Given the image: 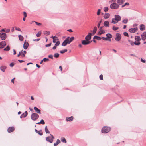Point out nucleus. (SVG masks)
<instances>
[{
  "instance_id": "obj_31",
  "label": "nucleus",
  "mask_w": 146,
  "mask_h": 146,
  "mask_svg": "<svg viewBox=\"0 0 146 146\" xmlns=\"http://www.w3.org/2000/svg\"><path fill=\"white\" fill-rule=\"evenodd\" d=\"M19 40L22 41L23 40V37L21 35H19L18 36Z\"/></svg>"
},
{
  "instance_id": "obj_30",
  "label": "nucleus",
  "mask_w": 146,
  "mask_h": 146,
  "mask_svg": "<svg viewBox=\"0 0 146 146\" xmlns=\"http://www.w3.org/2000/svg\"><path fill=\"white\" fill-rule=\"evenodd\" d=\"M106 36H107V37L108 38H112V35L110 33H108L106 35Z\"/></svg>"
},
{
  "instance_id": "obj_22",
  "label": "nucleus",
  "mask_w": 146,
  "mask_h": 146,
  "mask_svg": "<svg viewBox=\"0 0 146 146\" xmlns=\"http://www.w3.org/2000/svg\"><path fill=\"white\" fill-rule=\"evenodd\" d=\"M135 40L138 42H139L141 40L139 36H135Z\"/></svg>"
},
{
  "instance_id": "obj_9",
  "label": "nucleus",
  "mask_w": 146,
  "mask_h": 146,
  "mask_svg": "<svg viewBox=\"0 0 146 146\" xmlns=\"http://www.w3.org/2000/svg\"><path fill=\"white\" fill-rule=\"evenodd\" d=\"M15 128L14 127H10L8 128L7 131L8 133H10L13 132Z\"/></svg>"
},
{
  "instance_id": "obj_25",
  "label": "nucleus",
  "mask_w": 146,
  "mask_h": 146,
  "mask_svg": "<svg viewBox=\"0 0 146 146\" xmlns=\"http://www.w3.org/2000/svg\"><path fill=\"white\" fill-rule=\"evenodd\" d=\"M60 143V141L59 139H58L57 140L56 143H55L54 144V146H56L57 145Z\"/></svg>"
},
{
  "instance_id": "obj_57",
  "label": "nucleus",
  "mask_w": 146,
  "mask_h": 146,
  "mask_svg": "<svg viewBox=\"0 0 146 146\" xmlns=\"http://www.w3.org/2000/svg\"><path fill=\"white\" fill-rule=\"evenodd\" d=\"M51 43H50V44H46L45 45V46L46 47H49L50 46H51Z\"/></svg>"
},
{
  "instance_id": "obj_27",
  "label": "nucleus",
  "mask_w": 146,
  "mask_h": 146,
  "mask_svg": "<svg viewBox=\"0 0 146 146\" xmlns=\"http://www.w3.org/2000/svg\"><path fill=\"white\" fill-rule=\"evenodd\" d=\"M118 21L115 20V18H112V19L111 23L113 24H116L117 23Z\"/></svg>"
},
{
  "instance_id": "obj_24",
  "label": "nucleus",
  "mask_w": 146,
  "mask_h": 146,
  "mask_svg": "<svg viewBox=\"0 0 146 146\" xmlns=\"http://www.w3.org/2000/svg\"><path fill=\"white\" fill-rule=\"evenodd\" d=\"M102 39V38L98 36H94L93 37V39H96L98 40H100Z\"/></svg>"
},
{
  "instance_id": "obj_52",
  "label": "nucleus",
  "mask_w": 146,
  "mask_h": 146,
  "mask_svg": "<svg viewBox=\"0 0 146 146\" xmlns=\"http://www.w3.org/2000/svg\"><path fill=\"white\" fill-rule=\"evenodd\" d=\"M41 124H45V122L43 120L41 119L40 121Z\"/></svg>"
},
{
  "instance_id": "obj_62",
  "label": "nucleus",
  "mask_w": 146,
  "mask_h": 146,
  "mask_svg": "<svg viewBox=\"0 0 146 146\" xmlns=\"http://www.w3.org/2000/svg\"><path fill=\"white\" fill-rule=\"evenodd\" d=\"M21 53H22V51L19 52V54L17 55V57H19L20 55H21Z\"/></svg>"
},
{
  "instance_id": "obj_23",
  "label": "nucleus",
  "mask_w": 146,
  "mask_h": 146,
  "mask_svg": "<svg viewBox=\"0 0 146 146\" xmlns=\"http://www.w3.org/2000/svg\"><path fill=\"white\" fill-rule=\"evenodd\" d=\"M110 14L108 13H105L104 15V17L105 19H107L110 17Z\"/></svg>"
},
{
  "instance_id": "obj_46",
  "label": "nucleus",
  "mask_w": 146,
  "mask_h": 146,
  "mask_svg": "<svg viewBox=\"0 0 146 146\" xmlns=\"http://www.w3.org/2000/svg\"><path fill=\"white\" fill-rule=\"evenodd\" d=\"M104 11L106 12H107L108 10V7H104Z\"/></svg>"
},
{
  "instance_id": "obj_14",
  "label": "nucleus",
  "mask_w": 146,
  "mask_h": 146,
  "mask_svg": "<svg viewBox=\"0 0 146 146\" xmlns=\"http://www.w3.org/2000/svg\"><path fill=\"white\" fill-rule=\"evenodd\" d=\"M34 109L35 111L38 114H41V111L37 107H34Z\"/></svg>"
},
{
  "instance_id": "obj_32",
  "label": "nucleus",
  "mask_w": 146,
  "mask_h": 146,
  "mask_svg": "<svg viewBox=\"0 0 146 146\" xmlns=\"http://www.w3.org/2000/svg\"><path fill=\"white\" fill-rule=\"evenodd\" d=\"M10 50V47L9 46V45L7 46L5 48H4V50L6 51H9Z\"/></svg>"
},
{
  "instance_id": "obj_63",
  "label": "nucleus",
  "mask_w": 146,
  "mask_h": 146,
  "mask_svg": "<svg viewBox=\"0 0 146 146\" xmlns=\"http://www.w3.org/2000/svg\"><path fill=\"white\" fill-rule=\"evenodd\" d=\"M141 61L143 63H145L146 61L145 60H143L142 58L141 59Z\"/></svg>"
},
{
  "instance_id": "obj_56",
  "label": "nucleus",
  "mask_w": 146,
  "mask_h": 146,
  "mask_svg": "<svg viewBox=\"0 0 146 146\" xmlns=\"http://www.w3.org/2000/svg\"><path fill=\"white\" fill-rule=\"evenodd\" d=\"M100 79L101 80H103V76L101 74L99 76Z\"/></svg>"
},
{
  "instance_id": "obj_38",
  "label": "nucleus",
  "mask_w": 146,
  "mask_h": 146,
  "mask_svg": "<svg viewBox=\"0 0 146 146\" xmlns=\"http://www.w3.org/2000/svg\"><path fill=\"white\" fill-rule=\"evenodd\" d=\"M37 133L41 136L42 135H43V133L41 130H40L39 131H38V132H37Z\"/></svg>"
},
{
  "instance_id": "obj_44",
  "label": "nucleus",
  "mask_w": 146,
  "mask_h": 146,
  "mask_svg": "<svg viewBox=\"0 0 146 146\" xmlns=\"http://www.w3.org/2000/svg\"><path fill=\"white\" fill-rule=\"evenodd\" d=\"M128 41L130 43V44L131 45L133 46L134 45V42L133 41H131V40H128Z\"/></svg>"
},
{
  "instance_id": "obj_15",
  "label": "nucleus",
  "mask_w": 146,
  "mask_h": 146,
  "mask_svg": "<svg viewBox=\"0 0 146 146\" xmlns=\"http://www.w3.org/2000/svg\"><path fill=\"white\" fill-rule=\"evenodd\" d=\"M29 46V44L27 42H25L23 44V48L25 49H27Z\"/></svg>"
},
{
  "instance_id": "obj_47",
  "label": "nucleus",
  "mask_w": 146,
  "mask_h": 146,
  "mask_svg": "<svg viewBox=\"0 0 146 146\" xmlns=\"http://www.w3.org/2000/svg\"><path fill=\"white\" fill-rule=\"evenodd\" d=\"M41 33L40 32H38L36 34V36L37 37H39L41 36Z\"/></svg>"
},
{
  "instance_id": "obj_10",
  "label": "nucleus",
  "mask_w": 146,
  "mask_h": 146,
  "mask_svg": "<svg viewBox=\"0 0 146 146\" xmlns=\"http://www.w3.org/2000/svg\"><path fill=\"white\" fill-rule=\"evenodd\" d=\"M141 39L143 40H145L146 39V32H143L141 35Z\"/></svg>"
},
{
  "instance_id": "obj_1",
  "label": "nucleus",
  "mask_w": 146,
  "mask_h": 146,
  "mask_svg": "<svg viewBox=\"0 0 146 146\" xmlns=\"http://www.w3.org/2000/svg\"><path fill=\"white\" fill-rule=\"evenodd\" d=\"M74 37H68L63 41L62 44V46H66L67 44H70L74 40Z\"/></svg>"
},
{
  "instance_id": "obj_2",
  "label": "nucleus",
  "mask_w": 146,
  "mask_h": 146,
  "mask_svg": "<svg viewBox=\"0 0 146 146\" xmlns=\"http://www.w3.org/2000/svg\"><path fill=\"white\" fill-rule=\"evenodd\" d=\"M111 130V128L109 127L104 126L102 129V132L103 133H107Z\"/></svg>"
},
{
  "instance_id": "obj_41",
  "label": "nucleus",
  "mask_w": 146,
  "mask_h": 146,
  "mask_svg": "<svg viewBox=\"0 0 146 146\" xmlns=\"http://www.w3.org/2000/svg\"><path fill=\"white\" fill-rule=\"evenodd\" d=\"M102 19H101L100 21L98 23V24L97 25V27L98 28H99L100 26V24L102 22Z\"/></svg>"
},
{
  "instance_id": "obj_18",
  "label": "nucleus",
  "mask_w": 146,
  "mask_h": 146,
  "mask_svg": "<svg viewBox=\"0 0 146 146\" xmlns=\"http://www.w3.org/2000/svg\"><path fill=\"white\" fill-rule=\"evenodd\" d=\"M60 44L59 41H57L56 44H55L54 46L52 48V49L54 50L56 48V47L58 46Z\"/></svg>"
},
{
  "instance_id": "obj_55",
  "label": "nucleus",
  "mask_w": 146,
  "mask_h": 146,
  "mask_svg": "<svg viewBox=\"0 0 146 146\" xmlns=\"http://www.w3.org/2000/svg\"><path fill=\"white\" fill-rule=\"evenodd\" d=\"M48 57L49 58H51L52 59H53V56L52 55V54H51V55H49L48 56Z\"/></svg>"
},
{
  "instance_id": "obj_45",
  "label": "nucleus",
  "mask_w": 146,
  "mask_h": 146,
  "mask_svg": "<svg viewBox=\"0 0 146 146\" xmlns=\"http://www.w3.org/2000/svg\"><path fill=\"white\" fill-rule=\"evenodd\" d=\"M140 42H137L136 41L134 42V44L136 45H139L140 44Z\"/></svg>"
},
{
  "instance_id": "obj_34",
  "label": "nucleus",
  "mask_w": 146,
  "mask_h": 146,
  "mask_svg": "<svg viewBox=\"0 0 146 146\" xmlns=\"http://www.w3.org/2000/svg\"><path fill=\"white\" fill-rule=\"evenodd\" d=\"M67 51V49H64L60 51V52L61 54H63Z\"/></svg>"
},
{
  "instance_id": "obj_33",
  "label": "nucleus",
  "mask_w": 146,
  "mask_h": 146,
  "mask_svg": "<svg viewBox=\"0 0 146 146\" xmlns=\"http://www.w3.org/2000/svg\"><path fill=\"white\" fill-rule=\"evenodd\" d=\"M45 132L46 133H49L50 132L49 131L48 129H47V126H46L45 127Z\"/></svg>"
},
{
  "instance_id": "obj_51",
  "label": "nucleus",
  "mask_w": 146,
  "mask_h": 146,
  "mask_svg": "<svg viewBox=\"0 0 146 146\" xmlns=\"http://www.w3.org/2000/svg\"><path fill=\"white\" fill-rule=\"evenodd\" d=\"M15 29L16 30L18 31H21L20 29L19 28H17L16 27H15Z\"/></svg>"
},
{
  "instance_id": "obj_61",
  "label": "nucleus",
  "mask_w": 146,
  "mask_h": 146,
  "mask_svg": "<svg viewBox=\"0 0 146 146\" xmlns=\"http://www.w3.org/2000/svg\"><path fill=\"white\" fill-rule=\"evenodd\" d=\"M124 5L125 6L126 5L129 6V3L126 2L124 4Z\"/></svg>"
},
{
  "instance_id": "obj_29",
  "label": "nucleus",
  "mask_w": 146,
  "mask_h": 146,
  "mask_svg": "<svg viewBox=\"0 0 146 146\" xmlns=\"http://www.w3.org/2000/svg\"><path fill=\"white\" fill-rule=\"evenodd\" d=\"M43 33L46 36H47L49 35L50 34V32L49 31H46L44 32Z\"/></svg>"
},
{
  "instance_id": "obj_43",
  "label": "nucleus",
  "mask_w": 146,
  "mask_h": 146,
  "mask_svg": "<svg viewBox=\"0 0 146 146\" xmlns=\"http://www.w3.org/2000/svg\"><path fill=\"white\" fill-rule=\"evenodd\" d=\"M43 60L44 62H46V61H49V59L48 58H44L43 59Z\"/></svg>"
},
{
  "instance_id": "obj_17",
  "label": "nucleus",
  "mask_w": 146,
  "mask_h": 146,
  "mask_svg": "<svg viewBox=\"0 0 146 146\" xmlns=\"http://www.w3.org/2000/svg\"><path fill=\"white\" fill-rule=\"evenodd\" d=\"M7 67L5 66H2L0 67V70L3 72H4L6 69Z\"/></svg>"
},
{
  "instance_id": "obj_36",
  "label": "nucleus",
  "mask_w": 146,
  "mask_h": 146,
  "mask_svg": "<svg viewBox=\"0 0 146 146\" xmlns=\"http://www.w3.org/2000/svg\"><path fill=\"white\" fill-rule=\"evenodd\" d=\"M91 39V37L90 36H88L87 35L85 37V39L87 40H89Z\"/></svg>"
},
{
  "instance_id": "obj_26",
  "label": "nucleus",
  "mask_w": 146,
  "mask_h": 146,
  "mask_svg": "<svg viewBox=\"0 0 146 146\" xmlns=\"http://www.w3.org/2000/svg\"><path fill=\"white\" fill-rule=\"evenodd\" d=\"M87 40H82V44L84 45H87Z\"/></svg>"
},
{
  "instance_id": "obj_58",
  "label": "nucleus",
  "mask_w": 146,
  "mask_h": 146,
  "mask_svg": "<svg viewBox=\"0 0 146 146\" xmlns=\"http://www.w3.org/2000/svg\"><path fill=\"white\" fill-rule=\"evenodd\" d=\"M23 13L24 17H26L27 16V14L25 12H23Z\"/></svg>"
},
{
  "instance_id": "obj_42",
  "label": "nucleus",
  "mask_w": 146,
  "mask_h": 146,
  "mask_svg": "<svg viewBox=\"0 0 146 146\" xmlns=\"http://www.w3.org/2000/svg\"><path fill=\"white\" fill-rule=\"evenodd\" d=\"M119 29V27H115L113 26V27L112 29L114 31H116Z\"/></svg>"
},
{
  "instance_id": "obj_49",
  "label": "nucleus",
  "mask_w": 146,
  "mask_h": 146,
  "mask_svg": "<svg viewBox=\"0 0 146 146\" xmlns=\"http://www.w3.org/2000/svg\"><path fill=\"white\" fill-rule=\"evenodd\" d=\"M100 11H101V9H99L98 10V11L97 12V15H100Z\"/></svg>"
},
{
  "instance_id": "obj_37",
  "label": "nucleus",
  "mask_w": 146,
  "mask_h": 146,
  "mask_svg": "<svg viewBox=\"0 0 146 146\" xmlns=\"http://www.w3.org/2000/svg\"><path fill=\"white\" fill-rule=\"evenodd\" d=\"M59 54L58 53H55V54L54 55V57H55L56 58H58L59 56Z\"/></svg>"
},
{
  "instance_id": "obj_48",
  "label": "nucleus",
  "mask_w": 146,
  "mask_h": 146,
  "mask_svg": "<svg viewBox=\"0 0 146 146\" xmlns=\"http://www.w3.org/2000/svg\"><path fill=\"white\" fill-rule=\"evenodd\" d=\"M123 34L125 36H128V33L127 32H124L123 33Z\"/></svg>"
},
{
  "instance_id": "obj_40",
  "label": "nucleus",
  "mask_w": 146,
  "mask_h": 146,
  "mask_svg": "<svg viewBox=\"0 0 146 146\" xmlns=\"http://www.w3.org/2000/svg\"><path fill=\"white\" fill-rule=\"evenodd\" d=\"M61 141L62 142L66 143V141L64 137L62 138L61 139Z\"/></svg>"
},
{
  "instance_id": "obj_20",
  "label": "nucleus",
  "mask_w": 146,
  "mask_h": 146,
  "mask_svg": "<svg viewBox=\"0 0 146 146\" xmlns=\"http://www.w3.org/2000/svg\"><path fill=\"white\" fill-rule=\"evenodd\" d=\"M117 3L119 5H121L123 3L125 0H117Z\"/></svg>"
},
{
  "instance_id": "obj_54",
  "label": "nucleus",
  "mask_w": 146,
  "mask_h": 146,
  "mask_svg": "<svg viewBox=\"0 0 146 146\" xmlns=\"http://www.w3.org/2000/svg\"><path fill=\"white\" fill-rule=\"evenodd\" d=\"M102 38L104 40H108V38L107 37H102Z\"/></svg>"
},
{
  "instance_id": "obj_28",
  "label": "nucleus",
  "mask_w": 146,
  "mask_h": 146,
  "mask_svg": "<svg viewBox=\"0 0 146 146\" xmlns=\"http://www.w3.org/2000/svg\"><path fill=\"white\" fill-rule=\"evenodd\" d=\"M97 30V28L96 27H94V29L93 31V32H92V34L93 35H94L96 33V32Z\"/></svg>"
},
{
  "instance_id": "obj_16",
  "label": "nucleus",
  "mask_w": 146,
  "mask_h": 146,
  "mask_svg": "<svg viewBox=\"0 0 146 146\" xmlns=\"http://www.w3.org/2000/svg\"><path fill=\"white\" fill-rule=\"evenodd\" d=\"M104 26L106 27H108L110 26V23L108 21H106L104 23Z\"/></svg>"
},
{
  "instance_id": "obj_21",
  "label": "nucleus",
  "mask_w": 146,
  "mask_h": 146,
  "mask_svg": "<svg viewBox=\"0 0 146 146\" xmlns=\"http://www.w3.org/2000/svg\"><path fill=\"white\" fill-rule=\"evenodd\" d=\"M105 33V31L104 30H100L99 32L98 33V35L100 36L102 34L104 33Z\"/></svg>"
},
{
  "instance_id": "obj_59",
  "label": "nucleus",
  "mask_w": 146,
  "mask_h": 146,
  "mask_svg": "<svg viewBox=\"0 0 146 146\" xmlns=\"http://www.w3.org/2000/svg\"><path fill=\"white\" fill-rule=\"evenodd\" d=\"M10 30L9 29H6V30H5V32H6V33H9L10 32Z\"/></svg>"
},
{
  "instance_id": "obj_5",
  "label": "nucleus",
  "mask_w": 146,
  "mask_h": 146,
  "mask_svg": "<svg viewBox=\"0 0 146 146\" xmlns=\"http://www.w3.org/2000/svg\"><path fill=\"white\" fill-rule=\"evenodd\" d=\"M110 7L112 9H117L118 8L119 6L117 4L113 3L110 5Z\"/></svg>"
},
{
  "instance_id": "obj_4",
  "label": "nucleus",
  "mask_w": 146,
  "mask_h": 146,
  "mask_svg": "<svg viewBox=\"0 0 146 146\" xmlns=\"http://www.w3.org/2000/svg\"><path fill=\"white\" fill-rule=\"evenodd\" d=\"M50 135L51 136V137H47L46 138V140L47 141L52 143L54 139V137L51 134H50Z\"/></svg>"
},
{
  "instance_id": "obj_12",
  "label": "nucleus",
  "mask_w": 146,
  "mask_h": 146,
  "mask_svg": "<svg viewBox=\"0 0 146 146\" xmlns=\"http://www.w3.org/2000/svg\"><path fill=\"white\" fill-rule=\"evenodd\" d=\"M28 115V113L27 111H25L24 113L21 114L20 116V118H22L26 117Z\"/></svg>"
},
{
  "instance_id": "obj_8",
  "label": "nucleus",
  "mask_w": 146,
  "mask_h": 146,
  "mask_svg": "<svg viewBox=\"0 0 146 146\" xmlns=\"http://www.w3.org/2000/svg\"><path fill=\"white\" fill-rule=\"evenodd\" d=\"M137 31V28L136 27L134 28L130 29L129 31L131 33H135Z\"/></svg>"
},
{
  "instance_id": "obj_6",
  "label": "nucleus",
  "mask_w": 146,
  "mask_h": 146,
  "mask_svg": "<svg viewBox=\"0 0 146 146\" xmlns=\"http://www.w3.org/2000/svg\"><path fill=\"white\" fill-rule=\"evenodd\" d=\"M116 37L115 39L116 41H119L121 37V35L119 33H117L115 35Z\"/></svg>"
},
{
  "instance_id": "obj_19",
  "label": "nucleus",
  "mask_w": 146,
  "mask_h": 146,
  "mask_svg": "<svg viewBox=\"0 0 146 146\" xmlns=\"http://www.w3.org/2000/svg\"><path fill=\"white\" fill-rule=\"evenodd\" d=\"M140 30L143 31L145 29V26L143 24H141L140 26Z\"/></svg>"
},
{
  "instance_id": "obj_60",
  "label": "nucleus",
  "mask_w": 146,
  "mask_h": 146,
  "mask_svg": "<svg viewBox=\"0 0 146 146\" xmlns=\"http://www.w3.org/2000/svg\"><path fill=\"white\" fill-rule=\"evenodd\" d=\"M57 40H58V39H55V38H53V42L54 43L56 42V41Z\"/></svg>"
},
{
  "instance_id": "obj_35",
  "label": "nucleus",
  "mask_w": 146,
  "mask_h": 146,
  "mask_svg": "<svg viewBox=\"0 0 146 146\" xmlns=\"http://www.w3.org/2000/svg\"><path fill=\"white\" fill-rule=\"evenodd\" d=\"M4 47L6 46V43L5 41H3L0 42Z\"/></svg>"
},
{
  "instance_id": "obj_7",
  "label": "nucleus",
  "mask_w": 146,
  "mask_h": 146,
  "mask_svg": "<svg viewBox=\"0 0 146 146\" xmlns=\"http://www.w3.org/2000/svg\"><path fill=\"white\" fill-rule=\"evenodd\" d=\"M0 38L2 40H5L7 38V35L5 33H2L1 34Z\"/></svg>"
},
{
  "instance_id": "obj_64",
  "label": "nucleus",
  "mask_w": 146,
  "mask_h": 146,
  "mask_svg": "<svg viewBox=\"0 0 146 146\" xmlns=\"http://www.w3.org/2000/svg\"><path fill=\"white\" fill-rule=\"evenodd\" d=\"M21 56L22 57H24L25 56V54L24 53H23V52H22Z\"/></svg>"
},
{
  "instance_id": "obj_13",
  "label": "nucleus",
  "mask_w": 146,
  "mask_h": 146,
  "mask_svg": "<svg viewBox=\"0 0 146 146\" xmlns=\"http://www.w3.org/2000/svg\"><path fill=\"white\" fill-rule=\"evenodd\" d=\"M74 119L73 116H71L69 117H66V121H72Z\"/></svg>"
},
{
  "instance_id": "obj_3",
  "label": "nucleus",
  "mask_w": 146,
  "mask_h": 146,
  "mask_svg": "<svg viewBox=\"0 0 146 146\" xmlns=\"http://www.w3.org/2000/svg\"><path fill=\"white\" fill-rule=\"evenodd\" d=\"M39 117V115L36 113H32L31 115V118L33 121L36 120Z\"/></svg>"
},
{
  "instance_id": "obj_53",
  "label": "nucleus",
  "mask_w": 146,
  "mask_h": 146,
  "mask_svg": "<svg viewBox=\"0 0 146 146\" xmlns=\"http://www.w3.org/2000/svg\"><path fill=\"white\" fill-rule=\"evenodd\" d=\"M14 65V64L13 62H12L10 63L9 65V66L11 67H13Z\"/></svg>"
},
{
  "instance_id": "obj_50",
  "label": "nucleus",
  "mask_w": 146,
  "mask_h": 146,
  "mask_svg": "<svg viewBox=\"0 0 146 146\" xmlns=\"http://www.w3.org/2000/svg\"><path fill=\"white\" fill-rule=\"evenodd\" d=\"M34 22H35V23L36 24V25L38 26H40L41 24L40 23H38V22H36L35 21H34Z\"/></svg>"
},
{
  "instance_id": "obj_39",
  "label": "nucleus",
  "mask_w": 146,
  "mask_h": 146,
  "mask_svg": "<svg viewBox=\"0 0 146 146\" xmlns=\"http://www.w3.org/2000/svg\"><path fill=\"white\" fill-rule=\"evenodd\" d=\"M128 21V19H125L123 20L122 21V22L124 24H126L127 23Z\"/></svg>"
},
{
  "instance_id": "obj_11",
  "label": "nucleus",
  "mask_w": 146,
  "mask_h": 146,
  "mask_svg": "<svg viewBox=\"0 0 146 146\" xmlns=\"http://www.w3.org/2000/svg\"><path fill=\"white\" fill-rule=\"evenodd\" d=\"M115 20L117 21H119L121 20V17L120 15H115L114 16Z\"/></svg>"
}]
</instances>
